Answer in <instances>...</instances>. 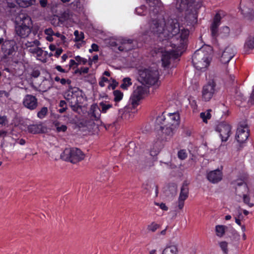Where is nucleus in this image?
Instances as JSON below:
<instances>
[{"mask_svg":"<svg viewBox=\"0 0 254 254\" xmlns=\"http://www.w3.org/2000/svg\"><path fill=\"white\" fill-rule=\"evenodd\" d=\"M164 31L163 33L164 40H169L167 47H177L179 50L185 49L189 31L187 29L180 30V24L176 19H168L164 21Z\"/></svg>","mask_w":254,"mask_h":254,"instance_id":"f257e3e1","label":"nucleus"},{"mask_svg":"<svg viewBox=\"0 0 254 254\" xmlns=\"http://www.w3.org/2000/svg\"><path fill=\"white\" fill-rule=\"evenodd\" d=\"M180 117L178 114L173 113L165 118L163 114L157 118L156 124L164 134L166 139H170L179 125Z\"/></svg>","mask_w":254,"mask_h":254,"instance_id":"f03ea898","label":"nucleus"},{"mask_svg":"<svg viewBox=\"0 0 254 254\" xmlns=\"http://www.w3.org/2000/svg\"><path fill=\"white\" fill-rule=\"evenodd\" d=\"M64 97L72 111L75 112H79V110L81 109L87 99L83 91L78 88L68 90L65 92Z\"/></svg>","mask_w":254,"mask_h":254,"instance_id":"7ed1b4c3","label":"nucleus"},{"mask_svg":"<svg viewBox=\"0 0 254 254\" xmlns=\"http://www.w3.org/2000/svg\"><path fill=\"white\" fill-rule=\"evenodd\" d=\"M16 34L21 38L27 37L31 32L33 24L31 19L27 14L21 13L16 16Z\"/></svg>","mask_w":254,"mask_h":254,"instance_id":"20e7f679","label":"nucleus"},{"mask_svg":"<svg viewBox=\"0 0 254 254\" xmlns=\"http://www.w3.org/2000/svg\"><path fill=\"white\" fill-rule=\"evenodd\" d=\"M194 0H178L176 3L177 8L180 10L187 9L185 19L188 24L193 25L197 22V11L195 9H189Z\"/></svg>","mask_w":254,"mask_h":254,"instance_id":"39448f33","label":"nucleus"},{"mask_svg":"<svg viewBox=\"0 0 254 254\" xmlns=\"http://www.w3.org/2000/svg\"><path fill=\"white\" fill-rule=\"evenodd\" d=\"M209 54L203 49L195 52L192 58V62L198 70L205 69L209 64Z\"/></svg>","mask_w":254,"mask_h":254,"instance_id":"423d86ee","label":"nucleus"},{"mask_svg":"<svg viewBox=\"0 0 254 254\" xmlns=\"http://www.w3.org/2000/svg\"><path fill=\"white\" fill-rule=\"evenodd\" d=\"M62 158L72 163H76L82 160L85 157L82 151L77 148H66L61 155Z\"/></svg>","mask_w":254,"mask_h":254,"instance_id":"0eeeda50","label":"nucleus"},{"mask_svg":"<svg viewBox=\"0 0 254 254\" xmlns=\"http://www.w3.org/2000/svg\"><path fill=\"white\" fill-rule=\"evenodd\" d=\"M158 72L156 70L145 69L139 71V81L145 85H154L158 80Z\"/></svg>","mask_w":254,"mask_h":254,"instance_id":"6e6552de","label":"nucleus"},{"mask_svg":"<svg viewBox=\"0 0 254 254\" xmlns=\"http://www.w3.org/2000/svg\"><path fill=\"white\" fill-rule=\"evenodd\" d=\"M172 50L169 51H165L162 54L161 61L162 65L167 67L169 65L172 59H175L181 56L185 49L179 50L177 47H172Z\"/></svg>","mask_w":254,"mask_h":254,"instance_id":"1a4fd4ad","label":"nucleus"},{"mask_svg":"<svg viewBox=\"0 0 254 254\" xmlns=\"http://www.w3.org/2000/svg\"><path fill=\"white\" fill-rule=\"evenodd\" d=\"M248 178L244 177L243 179H238L232 182L235 189L236 194L241 196L244 194L250 192V190L247 185Z\"/></svg>","mask_w":254,"mask_h":254,"instance_id":"9d476101","label":"nucleus"},{"mask_svg":"<svg viewBox=\"0 0 254 254\" xmlns=\"http://www.w3.org/2000/svg\"><path fill=\"white\" fill-rule=\"evenodd\" d=\"M164 20L160 21L156 19L152 20L149 22V30L151 33L156 34L160 38L164 40L163 33L164 31Z\"/></svg>","mask_w":254,"mask_h":254,"instance_id":"9b49d317","label":"nucleus"},{"mask_svg":"<svg viewBox=\"0 0 254 254\" xmlns=\"http://www.w3.org/2000/svg\"><path fill=\"white\" fill-rule=\"evenodd\" d=\"M249 131L247 124L245 123L241 124L237 128L236 134V139L237 141L240 143L245 142L249 136Z\"/></svg>","mask_w":254,"mask_h":254,"instance_id":"f8f14e48","label":"nucleus"},{"mask_svg":"<svg viewBox=\"0 0 254 254\" xmlns=\"http://www.w3.org/2000/svg\"><path fill=\"white\" fill-rule=\"evenodd\" d=\"M215 86L216 83L212 80L203 86L202 91V96L205 101H209L211 99L215 91Z\"/></svg>","mask_w":254,"mask_h":254,"instance_id":"ddd939ff","label":"nucleus"},{"mask_svg":"<svg viewBox=\"0 0 254 254\" xmlns=\"http://www.w3.org/2000/svg\"><path fill=\"white\" fill-rule=\"evenodd\" d=\"M216 130L220 133L222 141H226L231 134V127L226 122L219 123L216 127Z\"/></svg>","mask_w":254,"mask_h":254,"instance_id":"4468645a","label":"nucleus"},{"mask_svg":"<svg viewBox=\"0 0 254 254\" xmlns=\"http://www.w3.org/2000/svg\"><path fill=\"white\" fill-rule=\"evenodd\" d=\"M144 92V88L140 86H137L133 91L130 98V102H131L132 109H134L139 105V102L142 99Z\"/></svg>","mask_w":254,"mask_h":254,"instance_id":"2eb2a0df","label":"nucleus"},{"mask_svg":"<svg viewBox=\"0 0 254 254\" xmlns=\"http://www.w3.org/2000/svg\"><path fill=\"white\" fill-rule=\"evenodd\" d=\"M23 106L30 110H34L38 106V100L35 96L27 94L25 96L23 100Z\"/></svg>","mask_w":254,"mask_h":254,"instance_id":"dca6fc26","label":"nucleus"},{"mask_svg":"<svg viewBox=\"0 0 254 254\" xmlns=\"http://www.w3.org/2000/svg\"><path fill=\"white\" fill-rule=\"evenodd\" d=\"M221 19V17L220 13H216L210 27L211 36L214 39H216L218 35V27L220 24Z\"/></svg>","mask_w":254,"mask_h":254,"instance_id":"f3484780","label":"nucleus"},{"mask_svg":"<svg viewBox=\"0 0 254 254\" xmlns=\"http://www.w3.org/2000/svg\"><path fill=\"white\" fill-rule=\"evenodd\" d=\"M235 56V52L232 48L228 47L223 52L220 61L223 64H226L233 58Z\"/></svg>","mask_w":254,"mask_h":254,"instance_id":"a211bd4d","label":"nucleus"},{"mask_svg":"<svg viewBox=\"0 0 254 254\" xmlns=\"http://www.w3.org/2000/svg\"><path fill=\"white\" fill-rule=\"evenodd\" d=\"M222 172L219 170L210 171L207 175V179L212 183H217L222 180Z\"/></svg>","mask_w":254,"mask_h":254,"instance_id":"6ab92c4d","label":"nucleus"},{"mask_svg":"<svg viewBox=\"0 0 254 254\" xmlns=\"http://www.w3.org/2000/svg\"><path fill=\"white\" fill-rule=\"evenodd\" d=\"M241 12L248 19L252 20L254 19V12L252 9L240 3Z\"/></svg>","mask_w":254,"mask_h":254,"instance_id":"aec40b11","label":"nucleus"},{"mask_svg":"<svg viewBox=\"0 0 254 254\" xmlns=\"http://www.w3.org/2000/svg\"><path fill=\"white\" fill-rule=\"evenodd\" d=\"M137 164L138 167L141 169L145 168L148 167H150L152 165L151 161V158H145L142 156L137 160Z\"/></svg>","mask_w":254,"mask_h":254,"instance_id":"412c9836","label":"nucleus"},{"mask_svg":"<svg viewBox=\"0 0 254 254\" xmlns=\"http://www.w3.org/2000/svg\"><path fill=\"white\" fill-rule=\"evenodd\" d=\"M189 184L187 181H184L181 188V191L179 198L186 199L189 196Z\"/></svg>","mask_w":254,"mask_h":254,"instance_id":"4be33fe9","label":"nucleus"},{"mask_svg":"<svg viewBox=\"0 0 254 254\" xmlns=\"http://www.w3.org/2000/svg\"><path fill=\"white\" fill-rule=\"evenodd\" d=\"M178 249L175 245L167 246L162 251V254H178Z\"/></svg>","mask_w":254,"mask_h":254,"instance_id":"5701e85b","label":"nucleus"},{"mask_svg":"<svg viewBox=\"0 0 254 254\" xmlns=\"http://www.w3.org/2000/svg\"><path fill=\"white\" fill-rule=\"evenodd\" d=\"M227 228V226L224 225H216L215 227V232L217 236L220 238L222 237L224 235Z\"/></svg>","mask_w":254,"mask_h":254,"instance_id":"b1692460","label":"nucleus"},{"mask_svg":"<svg viewBox=\"0 0 254 254\" xmlns=\"http://www.w3.org/2000/svg\"><path fill=\"white\" fill-rule=\"evenodd\" d=\"M146 2L150 7H154L153 10L155 9L156 12H158L159 9L157 8H159L161 5V3L159 0H146Z\"/></svg>","mask_w":254,"mask_h":254,"instance_id":"393cba45","label":"nucleus"},{"mask_svg":"<svg viewBox=\"0 0 254 254\" xmlns=\"http://www.w3.org/2000/svg\"><path fill=\"white\" fill-rule=\"evenodd\" d=\"M17 1L21 7H26L34 4L35 0H17Z\"/></svg>","mask_w":254,"mask_h":254,"instance_id":"a878e982","label":"nucleus"},{"mask_svg":"<svg viewBox=\"0 0 254 254\" xmlns=\"http://www.w3.org/2000/svg\"><path fill=\"white\" fill-rule=\"evenodd\" d=\"M245 48L249 49H254V37L249 36L245 44Z\"/></svg>","mask_w":254,"mask_h":254,"instance_id":"bb28decb","label":"nucleus"},{"mask_svg":"<svg viewBox=\"0 0 254 254\" xmlns=\"http://www.w3.org/2000/svg\"><path fill=\"white\" fill-rule=\"evenodd\" d=\"M7 8H10V9L9 10V12L11 13V14L15 15V13L16 12L17 10H19V8L17 6V5L14 2H7Z\"/></svg>","mask_w":254,"mask_h":254,"instance_id":"cd10ccee","label":"nucleus"},{"mask_svg":"<svg viewBox=\"0 0 254 254\" xmlns=\"http://www.w3.org/2000/svg\"><path fill=\"white\" fill-rule=\"evenodd\" d=\"M243 202L245 204H247L249 207H252L254 206V203L250 202V196L249 193L244 194L243 195Z\"/></svg>","mask_w":254,"mask_h":254,"instance_id":"c85d7f7f","label":"nucleus"},{"mask_svg":"<svg viewBox=\"0 0 254 254\" xmlns=\"http://www.w3.org/2000/svg\"><path fill=\"white\" fill-rule=\"evenodd\" d=\"M55 127H56L58 132H64L67 129V127L64 125H61L58 122H55L54 123Z\"/></svg>","mask_w":254,"mask_h":254,"instance_id":"c756f323","label":"nucleus"},{"mask_svg":"<svg viewBox=\"0 0 254 254\" xmlns=\"http://www.w3.org/2000/svg\"><path fill=\"white\" fill-rule=\"evenodd\" d=\"M40 45H41L40 42L37 40H34L33 41H31V42L27 41L25 44V47L27 48H29V49L31 48H33L34 46H36V47L39 46Z\"/></svg>","mask_w":254,"mask_h":254,"instance_id":"7c9ffc66","label":"nucleus"},{"mask_svg":"<svg viewBox=\"0 0 254 254\" xmlns=\"http://www.w3.org/2000/svg\"><path fill=\"white\" fill-rule=\"evenodd\" d=\"M29 132L32 133H37L40 132V129L38 126L36 125H30L28 127Z\"/></svg>","mask_w":254,"mask_h":254,"instance_id":"2f4dec72","label":"nucleus"},{"mask_svg":"<svg viewBox=\"0 0 254 254\" xmlns=\"http://www.w3.org/2000/svg\"><path fill=\"white\" fill-rule=\"evenodd\" d=\"M219 245L221 248L222 251L225 254H228V244L226 241H222L219 243Z\"/></svg>","mask_w":254,"mask_h":254,"instance_id":"473e14b6","label":"nucleus"},{"mask_svg":"<svg viewBox=\"0 0 254 254\" xmlns=\"http://www.w3.org/2000/svg\"><path fill=\"white\" fill-rule=\"evenodd\" d=\"M131 79L129 77H126L124 78V83L121 84V87L124 89H126L129 86L131 85Z\"/></svg>","mask_w":254,"mask_h":254,"instance_id":"72a5a7b5","label":"nucleus"},{"mask_svg":"<svg viewBox=\"0 0 254 254\" xmlns=\"http://www.w3.org/2000/svg\"><path fill=\"white\" fill-rule=\"evenodd\" d=\"M74 35L75 37L74 40L75 42L82 41L84 38L83 33L82 32H80L79 33L77 30L74 31Z\"/></svg>","mask_w":254,"mask_h":254,"instance_id":"f704fd0d","label":"nucleus"},{"mask_svg":"<svg viewBox=\"0 0 254 254\" xmlns=\"http://www.w3.org/2000/svg\"><path fill=\"white\" fill-rule=\"evenodd\" d=\"M114 97V101L115 102L120 101L123 98V94L120 90H115L113 92Z\"/></svg>","mask_w":254,"mask_h":254,"instance_id":"c9c22d12","label":"nucleus"},{"mask_svg":"<svg viewBox=\"0 0 254 254\" xmlns=\"http://www.w3.org/2000/svg\"><path fill=\"white\" fill-rule=\"evenodd\" d=\"M99 106L101 108L100 111L102 113H106L107 110L112 107V105L108 104H106L103 102H101L99 104Z\"/></svg>","mask_w":254,"mask_h":254,"instance_id":"e433bc0d","label":"nucleus"},{"mask_svg":"<svg viewBox=\"0 0 254 254\" xmlns=\"http://www.w3.org/2000/svg\"><path fill=\"white\" fill-rule=\"evenodd\" d=\"M48 113V108L44 107L41 108V110L37 113V116L40 119H42L47 115Z\"/></svg>","mask_w":254,"mask_h":254,"instance_id":"4c0bfd02","label":"nucleus"},{"mask_svg":"<svg viewBox=\"0 0 254 254\" xmlns=\"http://www.w3.org/2000/svg\"><path fill=\"white\" fill-rule=\"evenodd\" d=\"M159 227H160L159 225H158L156 223H152L151 224L148 225L147 229L148 231H150L152 232H154Z\"/></svg>","mask_w":254,"mask_h":254,"instance_id":"58836bf2","label":"nucleus"},{"mask_svg":"<svg viewBox=\"0 0 254 254\" xmlns=\"http://www.w3.org/2000/svg\"><path fill=\"white\" fill-rule=\"evenodd\" d=\"M127 149L128 154L132 155L135 151V145L133 142H129Z\"/></svg>","mask_w":254,"mask_h":254,"instance_id":"ea45409f","label":"nucleus"},{"mask_svg":"<svg viewBox=\"0 0 254 254\" xmlns=\"http://www.w3.org/2000/svg\"><path fill=\"white\" fill-rule=\"evenodd\" d=\"M8 119L5 116H0V127H2L3 126H5L8 125Z\"/></svg>","mask_w":254,"mask_h":254,"instance_id":"a19ab883","label":"nucleus"},{"mask_svg":"<svg viewBox=\"0 0 254 254\" xmlns=\"http://www.w3.org/2000/svg\"><path fill=\"white\" fill-rule=\"evenodd\" d=\"M132 49L131 45H121L118 47L119 50L120 51H128Z\"/></svg>","mask_w":254,"mask_h":254,"instance_id":"79ce46f5","label":"nucleus"},{"mask_svg":"<svg viewBox=\"0 0 254 254\" xmlns=\"http://www.w3.org/2000/svg\"><path fill=\"white\" fill-rule=\"evenodd\" d=\"M146 6L144 5H142L140 7L136 8V12L138 15H144V12L146 11Z\"/></svg>","mask_w":254,"mask_h":254,"instance_id":"37998d69","label":"nucleus"},{"mask_svg":"<svg viewBox=\"0 0 254 254\" xmlns=\"http://www.w3.org/2000/svg\"><path fill=\"white\" fill-rule=\"evenodd\" d=\"M178 156L180 159L184 160L187 158V154L185 150L182 149L178 152Z\"/></svg>","mask_w":254,"mask_h":254,"instance_id":"c03bdc74","label":"nucleus"},{"mask_svg":"<svg viewBox=\"0 0 254 254\" xmlns=\"http://www.w3.org/2000/svg\"><path fill=\"white\" fill-rule=\"evenodd\" d=\"M231 233L234 240L235 241H239L240 240V235L236 230L232 229L231 230Z\"/></svg>","mask_w":254,"mask_h":254,"instance_id":"a18cd8bd","label":"nucleus"},{"mask_svg":"<svg viewBox=\"0 0 254 254\" xmlns=\"http://www.w3.org/2000/svg\"><path fill=\"white\" fill-rule=\"evenodd\" d=\"M40 71L37 68H34V69H33V70L31 73V76L33 77H34V78L38 77L40 75Z\"/></svg>","mask_w":254,"mask_h":254,"instance_id":"49530a36","label":"nucleus"},{"mask_svg":"<svg viewBox=\"0 0 254 254\" xmlns=\"http://www.w3.org/2000/svg\"><path fill=\"white\" fill-rule=\"evenodd\" d=\"M121 43L122 45H131L132 44V40L131 39H123L121 41Z\"/></svg>","mask_w":254,"mask_h":254,"instance_id":"de8ad7c7","label":"nucleus"},{"mask_svg":"<svg viewBox=\"0 0 254 254\" xmlns=\"http://www.w3.org/2000/svg\"><path fill=\"white\" fill-rule=\"evenodd\" d=\"M186 199L179 198L178 207L179 209H182L184 206V201Z\"/></svg>","mask_w":254,"mask_h":254,"instance_id":"09e8293b","label":"nucleus"},{"mask_svg":"<svg viewBox=\"0 0 254 254\" xmlns=\"http://www.w3.org/2000/svg\"><path fill=\"white\" fill-rule=\"evenodd\" d=\"M235 217L236 218H238V219H240L243 220L244 216H243L242 213L241 212V207H238V208L237 209V214H236V216H235Z\"/></svg>","mask_w":254,"mask_h":254,"instance_id":"8fccbe9b","label":"nucleus"},{"mask_svg":"<svg viewBox=\"0 0 254 254\" xmlns=\"http://www.w3.org/2000/svg\"><path fill=\"white\" fill-rule=\"evenodd\" d=\"M15 52V51L13 47H10L8 49L6 50L5 51V54L6 56H10L12 55Z\"/></svg>","mask_w":254,"mask_h":254,"instance_id":"3c124183","label":"nucleus"},{"mask_svg":"<svg viewBox=\"0 0 254 254\" xmlns=\"http://www.w3.org/2000/svg\"><path fill=\"white\" fill-rule=\"evenodd\" d=\"M75 59L76 61H77L78 62H82L84 64H85L87 63V62L86 59L82 58H81L79 56L75 57Z\"/></svg>","mask_w":254,"mask_h":254,"instance_id":"603ef678","label":"nucleus"},{"mask_svg":"<svg viewBox=\"0 0 254 254\" xmlns=\"http://www.w3.org/2000/svg\"><path fill=\"white\" fill-rule=\"evenodd\" d=\"M91 49L89 50V52L92 53L93 51H98L99 50V47L96 44H93L91 46Z\"/></svg>","mask_w":254,"mask_h":254,"instance_id":"864d4df0","label":"nucleus"},{"mask_svg":"<svg viewBox=\"0 0 254 254\" xmlns=\"http://www.w3.org/2000/svg\"><path fill=\"white\" fill-rule=\"evenodd\" d=\"M45 33L48 36H52L54 32L52 28H48L45 30Z\"/></svg>","mask_w":254,"mask_h":254,"instance_id":"5fc2aeb1","label":"nucleus"},{"mask_svg":"<svg viewBox=\"0 0 254 254\" xmlns=\"http://www.w3.org/2000/svg\"><path fill=\"white\" fill-rule=\"evenodd\" d=\"M108 81V79L105 77H102L101 80L99 82V84L101 87H104L105 86L104 82Z\"/></svg>","mask_w":254,"mask_h":254,"instance_id":"6e6d98bb","label":"nucleus"},{"mask_svg":"<svg viewBox=\"0 0 254 254\" xmlns=\"http://www.w3.org/2000/svg\"><path fill=\"white\" fill-rule=\"evenodd\" d=\"M44 51L41 48L37 49L36 53L35 54L38 57H40L44 53Z\"/></svg>","mask_w":254,"mask_h":254,"instance_id":"4d7b16f0","label":"nucleus"},{"mask_svg":"<svg viewBox=\"0 0 254 254\" xmlns=\"http://www.w3.org/2000/svg\"><path fill=\"white\" fill-rule=\"evenodd\" d=\"M39 48V46H34V47L33 48H31L29 49L28 51L33 54H35L36 53V52H37V49Z\"/></svg>","mask_w":254,"mask_h":254,"instance_id":"13d9d810","label":"nucleus"},{"mask_svg":"<svg viewBox=\"0 0 254 254\" xmlns=\"http://www.w3.org/2000/svg\"><path fill=\"white\" fill-rule=\"evenodd\" d=\"M200 116L204 122L207 123V118L206 117V115L205 113H201L200 114Z\"/></svg>","mask_w":254,"mask_h":254,"instance_id":"bf43d9fd","label":"nucleus"},{"mask_svg":"<svg viewBox=\"0 0 254 254\" xmlns=\"http://www.w3.org/2000/svg\"><path fill=\"white\" fill-rule=\"evenodd\" d=\"M60 82L62 84H65L66 83H67L68 84H70L71 83V81L69 79H67V80L64 78H62L60 80Z\"/></svg>","mask_w":254,"mask_h":254,"instance_id":"052dcab7","label":"nucleus"},{"mask_svg":"<svg viewBox=\"0 0 254 254\" xmlns=\"http://www.w3.org/2000/svg\"><path fill=\"white\" fill-rule=\"evenodd\" d=\"M63 52V49L62 48H59L58 49H56V53H55V56L57 57H58Z\"/></svg>","mask_w":254,"mask_h":254,"instance_id":"680f3d73","label":"nucleus"},{"mask_svg":"<svg viewBox=\"0 0 254 254\" xmlns=\"http://www.w3.org/2000/svg\"><path fill=\"white\" fill-rule=\"evenodd\" d=\"M53 35H55L57 37H60L61 39L62 40H64V39H65V37L63 35H61L60 33L59 32H57L56 33H54V34H53Z\"/></svg>","mask_w":254,"mask_h":254,"instance_id":"e2e57ef3","label":"nucleus"},{"mask_svg":"<svg viewBox=\"0 0 254 254\" xmlns=\"http://www.w3.org/2000/svg\"><path fill=\"white\" fill-rule=\"evenodd\" d=\"M160 207L163 210H167L168 207L165 205V203H161L160 205Z\"/></svg>","mask_w":254,"mask_h":254,"instance_id":"0e129e2a","label":"nucleus"},{"mask_svg":"<svg viewBox=\"0 0 254 254\" xmlns=\"http://www.w3.org/2000/svg\"><path fill=\"white\" fill-rule=\"evenodd\" d=\"M60 106L63 108L67 107L66 102L64 100H61L60 102Z\"/></svg>","mask_w":254,"mask_h":254,"instance_id":"69168bd1","label":"nucleus"},{"mask_svg":"<svg viewBox=\"0 0 254 254\" xmlns=\"http://www.w3.org/2000/svg\"><path fill=\"white\" fill-rule=\"evenodd\" d=\"M89 68L88 67L81 68L80 70V73H86L88 72Z\"/></svg>","mask_w":254,"mask_h":254,"instance_id":"338daca9","label":"nucleus"},{"mask_svg":"<svg viewBox=\"0 0 254 254\" xmlns=\"http://www.w3.org/2000/svg\"><path fill=\"white\" fill-rule=\"evenodd\" d=\"M56 68L59 71L61 72H65V71L64 69L62 68V67L60 65H57L56 66Z\"/></svg>","mask_w":254,"mask_h":254,"instance_id":"774afa93","label":"nucleus"}]
</instances>
